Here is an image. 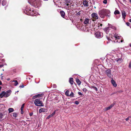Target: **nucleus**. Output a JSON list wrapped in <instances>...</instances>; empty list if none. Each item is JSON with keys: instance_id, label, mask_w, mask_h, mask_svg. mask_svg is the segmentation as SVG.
I'll list each match as a JSON object with an SVG mask.
<instances>
[{"instance_id": "f257e3e1", "label": "nucleus", "mask_w": 131, "mask_h": 131, "mask_svg": "<svg viewBox=\"0 0 131 131\" xmlns=\"http://www.w3.org/2000/svg\"><path fill=\"white\" fill-rule=\"evenodd\" d=\"M24 13L28 15L32 16H35L36 14V11L33 9H30L28 6H26V8L23 9Z\"/></svg>"}, {"instance_id": "f03ea898", "label": "nucleus", "mask_w": 131, "mask_h": 131, "mask_svg": "<svg viewBox=\"0 0 131 131\" xmlns=\"http://www.w3.org/2000/svg\"><path fill=\"white\" fill-rule=\"evenodd\" d=\"M110 13V12L109 10L104 9L99 11V14L101 18H104L105 16L107 15L109 16V15H108V14H109Z\"/></svg>"}, {"instance_id": "7ed1b4c3", "label": "nucleus", "mask_w": 131, "mask_h": 131, "mask_svg": "<svg viewBox=\"0 0 131 131\" xmlns=\"http://www.w3.org/2000/svg\"><path fill=\"white\" fill-rule=\"evenodd\" d=\"M28 2L31 5L36 7H39L40 6L39 0H28Z\"/></svg>"}, {"instance_id": "20e7f679", "label": "nucleus", "mask_w": 131, "mask_h": 131, "mask_svg": "<svg viewBox=\"0 0 131 131\" xmlns=\"http://www.w3.org/2000/svg\"><path fill=\"white\" fill-rule=\"evenodd\" d=\"M34 103L37 106H44L42 102L40 101V99H36L35 100Z\"/></svg>"}, {"instance_id": "39448f33", "label": "nucleus", "mask_w": 131, "mask_h": 131, "mask_svg": "<svg viewBox=\"0 0 131 131\" xmlns=\"http://www.w3.org/2000/svg\"><path fill=\"white\" fill-rule=\"evenodd\" d=\"M109 27H108L104 29V30L105 32H109V30L113 29L114 30H116V28L114 26L108 24Z\"/></svg>"}, {"instance_id": "423d86ee", "label": "nucleus", "mask_w": 131, "mask_h": 131, "mask_svg": "<svg viewBox=\"0 0 131 131\" xmlns=\"http://www.w3.org/2000/svg\"><path fill=\"white\" fill-rule=\"evenodd\" d=\"M83 15V11H79L78 13H77L76 14L77 16H78L79 18V20L80 19V21L81 22L83 21L82 17Z\"/></svg>"}, {"instance_id": "0eeeda50", "label": "nucleus", "mask_w": 131, "mask_h": 131, "mask_svg": "<svg viewBox=\"0 0 131 131\" xmlns=\"http://www.w3.org/2000/svg\"><path fill=\"white\" fill-rule=\"evenodd\" d=\"M91 16L92 17V20L93 21H94L98 19L99 17L97 14L95 13H93L92 14Z\"/></svg>"}, {"instance_id": "6e6552de", "label": "nucleus", "mask_w": 131, "mask_h": 131, "mask_svg": "<svg viewBox=\"0 0 131 131\" xmlns=\"http://www.w3.org/2000/svg\"><path fill=\"white\" fill-rule=\"evenodd\" d=\"M105 73L108 77L111 78V71L109 69L106 70L105 71Z\"/></svg>"}, {"instance_id": "1a4fd4ad", "label": "nucleus", "mask_w": 131, "mask_h": 131, "mask_svg": "<svg viewBox=\"0 0 131 131\" xmlns=\"http://www.w3.org/2000/svg\"><path fill=\"white\" fill-rule=\"evenodd\" d=\"M11 91L9 90L7 91L6 92L4 91L5 97H8L10 95Z\"/></svg>"}, {"instance_id": "9d476101", "label": "nucleus", "mask_w": 131, "mask_h": 131, "mask_svg": "<svg viewBox=\"0 0 131 131\" xmlns=\"http://www.w3.org/2000/svg\"><path fill=\"white\" fill-rule=\"evenodd\" d=\"M48 111L45 108H41L39 110V113L42 112H47Z\"/></svg>"}, {"instance_id": "9b49d317", "label": "nucleus", "mask_w": 131, "mask_h": 131, "mask_svg": "<svg viewBox=\"0 0 131 131\" xmlns=\"http://www.w3.org/2000/svg\"><path fill=\"white\" fill-rule=\"evenodd\" d=\"M95 36L97 38H100L101 37L103 36V33H95Z\"/></svg>"}, {"instance_id": "f8f14e48", "label": "nucleus", "mask_w": 131, "mask_h": 131, "mask_svg": "<svg viewBox=\"0 0 131 131\" xmlns=\"http://www.w3.org/2000/svg\"><path fill=\"white\" fill-rule=\"evenodd\" d=\"M111 82L112 84L114 86L116 87L117 86V84L115 82L113 78H112Z\"/></svg>"}, {"instance_id": "ddd939ff", "label": "nucleus", "mask_w": 131, "mask_h": 131, "mask_svg": "<svg viewBox=\"0 0 131 131\" xmlns=\"http://www.w3.org/2000/svg\"><path fill=\"white\" fill-rule=\"evenodd\" d=\"M111 37L112 39L115 38V39H118L120 38V37L119 36H118L117 35H116L115 34L113 36H112Z\"/></svg>"}, {"instance_id": "4468645a", "label": "nucleus", "mask_w": 131, "mask_h": 131, "mask_svg": "<svg viewBox=\"0 0 131 131\" xmlns=\"http://www.w3.org/2000/svg\"><path fill=\"white\" fill-rule=\"evenodd\" d=\"M114 104H112L110 105L109 106L107 107L106 108V110H108L111 109V108H112L114 106Z\"/></svg>"}, {"instance_id": "2eb2a0df", "label": "nucleus", "mask_w": 131, "mask_h": 131, "mask_svg": "<svg viewBox=\"0 0 131 131\" xmlns=\"http://www.w3.org/2000/svg\"><path fill=\"white\" fill-rule=\"evenodd\" d=\"M89 20H90L89 18H86L84 22V24H88L89 23Z\"/></svg>"}, {"instance_id": "dca6fc26", "label": "nucleus", "mask_w": 131, "mask_h": 131, "mask_svg": "<svg viewBox=\"0 0 131 131\" xmlns=\"http://www.w3.org/2000/svg\"><path fill=\"white\" fill-rule=\"evenodd\" d=\"M71 4V3H66L64 5L66 7L68 8L70 7Z\"/></svg>"}, {"instance_id": "f3484780", "label": "nucleus", "mask_w": 131, "mask_h": 131, "mask_svg": "<svg viewBox=\"0 0 131 131\" xmlns=\"http://www.w3.org/2000/svg\"><path fill=\"white\" fill-rule=\"evenodd\" d=\"M4 91H3L0 94V97L2 98L3 97H5Z\"/></svg>"}, {"instance_id": "a211bd4d", "label": "nucleus", "mask_w": 131, "mask_h": 131, "mask_svg": "<svg viewBox=\"0 0 131 131\" xmlns=\"http://www.w3.org/2000/svg\"><path fill=\"white\" fill-rule=\"evenodd\" d=\"M60 14L61 16L63 18H64L65 15V13L63 11L60 12Z\"/></svg>"}, {"instance_id": "6ab92c4d", "label": "nucleus", "mask_w": 131, "mask_h": 131, "mask_svg": "<svg viewBox=\"0 0 131 131\" xmlns=\"http://www.w3.org/2000/svg\"><path fill=\"white\" fill-rule=\"evenodd\" d=\"M122 14L123 18L124 19H125L126 16V14L125 11H123L122 12Z\"/></svg>"}, {"instance_id": "aec40b11", "label": "nucleus", "mask_w": 131, "mask_h": 131, "mask_svg": "<svg viewBox=\"0 0 131 131\" xmlns=\"http://www.w3.org/2000/svg\"><path fill=\"white\" fill-rule=\"evenodd\" d=\"M83 4L85 6H88V2L86 0L83 1Z\"/></svg>"}, {"instance_id": "412c9836", "label": "nucleus", "mask_w": 131, "mask_h": 131, "mask_svg": "<svg viewBox=\"0 0 131 131\" xmlns=\"http://www.w3.org/2000/svg\"><path fill=\"white\" fill-rule=\"evenodd\" d=\"M69 82L72 85L73 84V79L72 78H70L69 80Z\"/></svg>"}, {"instance_id": "4be33fe9", "label": "nucleus", "mask_w": 131, "mask_h": 131, "mask_svg": "<svg viewBox=\"0 0 131 131\" xmlns=\"http://www.w3.org/2000/svg\"><path fill=\"white\" fill-rule=\"evenodd\" d=\"M36 95L37 96V97H39L43 96H44V94L43 93H42L40 94H38L37 95Z\"/></svg>"}, {"instance_id": "5701e85b", "label": "nucleus", "mask_w": 131, "mask_h": 131, "mask_svg": "<svg viewBox=\"0 0 131 131\" xmlns=\"http://www.w3.org/2000/svg\"><path fill=\"white\" fill-rule=\"evenodd\" d=\"M6 0H3L2 2V4L4 6L6 5Z\"/></svg>"}, {"instance_id": "b1692460", "label": "nucleus", "mask_w": 131, "mask_h": 131, "mask_svg": "<svg viewBox=\"0 0 131 131\" xmlns=\"http://www.w3.org/2000/svg\"><path fill=\"white\" fill-rule=\"evenodd\" d=\"M76 82L78 85H80L81 83V81L79 79H77L76 80Z\"/></svg>"}, {"instance_id": "393cba45", "label": "nucleus", "mask_w": 131, "mask_h": 131, "mask_svg": "<svg viewBox=\"0 0 131 131\" xmlns=\"http://www.w3.org/2000/svg\"><path fill=\"white\" fill-rule=\"evenodd\" d=\"M9 113L13 112L14 111V110L13 108H9L8 109Z\"/></svg>"}, {"instance_id": "a878e982", "label": "nucleus", "mask_w": 131, "mask_h": 131, "mask_svg": "<svg viewBox=\"0 0 131 131\" xmlns=\"http://www.w3.org/2000/svg\"><path fill=\"white\" fill-rule=\"evenodd\" d=\"M12 82H14V85L15 86H16L18 84V82L17 80H13Z\"/></svg>"}, {"instance_id": "bb28decb", "label": "nucleus", "mask_w": 131, "mask_h": 131, "mask_svg": "<svg viewBox=\"0 0 131 131\" xmlns=\"http://www.w3.org/2000/svg\"><path fill=\"white\" fill-rule=\"evenodd\" d=\"M91 88H93L94 89H95V91H97L98 90L94 86H91Z\"/></svg>"}, {"instance_id": "cd10ccee", "label": "nucleus", "mask_w": 131, "mask_h": 131, "mask_svg": "<svg viewBox=\"0 0 131 131\" xmlns=\"http://www.w3.org/2000/svg\"><path fill=\"white\" fill-rule=\"evenodd\" d=\"M71 97H74V94L72 92H71L70 94L69 95Z\"/></svg>"}, {"instance_id": "c85d7f7f", "label": "nucleus", "mask_w": 131, "mask_h": 131, "mask_svg": "<svg viewBox=\"0 0 131 131\" xmlns=\"http://www.w3.org/2000/svg\"><path fill=\"white\" fill-rule=\"evenodd\" d=\"M69 91L68 90H67L65 94L67 96H69Z\"/></svg>"}, {"instance_id": "c756f323", "label": "nucleus", "mask_w": 131, "mask_h": 131, "mask_svg": "<svg viewBox=\"0 0 131 131\" xmlns=\"http://www.w3.org/2000/svg\"><path fill=\"white\" fill-rule=\"evenodd\" d=\"M17 113H14L13 114V116L15 118L17 117Z\"/></svg>"}, {"instance_id": "7c9ffc66", "label": "nucleus", "mask_w": 131, "mask_h": 131, "mask_svg": "<svg viewBox=\"0 0 131 131\" xmlns=\"http://www.w3.org/2000/svg\"><path fill=\"white\" fill-rule=\"evenodd\" d=\"M119 12L118 10H116L114 12V14H119Z\"/></svg>"}, {"instance_id": "2f4dec72", "label": "nucleus", "mask_w": 131, "mask_h": 131, "mask_svg": "<svg viewBox=\"0 0 131 131\" xmlns=\"http://www.w3.org/2000/svg\"><path fill=\"white\" fill-rule=\"evenodd\" d=\"M4 116L3 114L2 113H0V119L2 118Z\"/></svg>"}, {"instance_id": "473e14b6", "label": "nucleus", "mask_w": 131, "mask_h": 131, "mask_svg": "<svg viewBox=\"0 0 131 131\" xmlns=\"http://www.w3.org/2000/svg\"><path fill=\"white\" fill-rule=\"evenodd\" d=\"M81 25V24H80V23H79V24H78L77 25V27L78 28H80V26Z\"/></svg>"}, {"instance_id": "72a5a7b5", "label": "nucleus", "mask_w": 131, "mask_h": 131, "mask_svg": "<svg viewBox=\"0 0 131 131\" xmlns=\"http://www.w3.org/2000/svg\"><path fill=\"white\" fill-rule=\"evenodd\" d=\"M24 105H25V104H23L21 106V109H20L21 110H23V108H24Z\"/></svg>"}, {"instance_id": "f704fd0d", "label": "nucleus", "mask_w": 131, "mask_h": 131, "mask_svg": "<svg viewBox=\"0 0 131 131\" xmlns=\"http://www.w3.org/2000/svg\"><path fill=\"white\" fill-rule=\"evenodd\" d=\"M66 3H71V0H66Z\"/></svg>"}, {"instance_id": "c9c22d12", "label": "nucleus", "mask_w": 131, "mask_h": 131, "mask_svg": "<svg viewBox=\"0 0 131 131\" xmlns=\"http://www.w3.org/2000/svg\"><path fill=\"white\" fill-rule=\"evenodd\" d=\"M103 3L105 4H106L107 3V0H104L103 2Z\"/></svg>"}, {"instance_id": "e433bc0d", "label": "nucleus", "mask_w": 131, "mask_h": 131, "mask_svg": "<svg viewBox=\"0 0 131 131\" xmlns=\"http://www.w3.org/2000/svg\"><path fill=\"white\" fill-rule=\"evenodd\" d=\"M74 103L78 105L79 104V102L78 101H76L74 102Z\"/></svg>"}, {"instance_id": "4c0bfd02", "label": "nucleus", "mask_w": 131, "mask_h": 131, "mask_svg": "<svg viewBox=\"0 0 131 131\" xmlns=\"http://www.w3.org/2000/svg\"><path fill=\"white\" fill-rule=\"evenodd\" d=\"M37 96L36 95L32 97V99H35L37 98Z\"/></svg>"}, {"instance_id": "58836bf2", "label": "nucleus", "mask_w": 131, "mask_h": 131, "mask_svg": "<svg viewBox=\"0 0 131 131\" xmlns=\"http://www.w3.org/2000/svg\"><path fill=\"white\" fill-rule=\"evenodd\" d=\"M83 91L85 93L87 91V90L86 88H84L83 89Z\"/></svg>"}, {"instance_id": "ea45409f", "label": "nucleus", "mask_w": 131, "mask_h": 131, "mask_svg": "<svg viewBox=\"0 0 131 131\" xmlns=\"http://www.w3.org/2000/svg\"><path fill=\"white\" fill-rule=\"evenodd\" d=\"M97 25H98V27H100V26H102V24H100V23H98Z\"/></svg>"}, {"instance_id": "a19ab883", "label": "nucleus", "mask_w": 131, "mask_h": 131, "mask_svg": "<svg viewBox=\"0 0 131 131\" xmlns=\"http://www.w3.org/2000/svg\"><path fill=\"white\" fill-rule=\"evenodd\" d=\"M128 67L129 68H131V61H130L129 62Z\"/></svg>"}, {"instance_id": "79ce46f5", "label": "nucleus", "mask_w": 131, "mask_h": 131, "mask_svg": "<svg viewBox=\"0 0 131 131\" xmlns=\"http://www.w3.org/2000/svg\"><path fill=\"white\" fill-rule=\"evenodd\" d=\"M52 117V116H51V115H49L48 116V117H47V118L49 119L51 117Z\"/></svg>"}, {"instance_id": "37998d69", "label": "nucleus", "mask_w": 131, "mask_h": 131, "mask_svg": "<svg viewBox=\"0 0 131 131\" xmlns=\"http://www.w3.org/2000/svg\"><path fill=\"white\" fill-rule=\"evenodd\" d=\"M55 114V111H54L51 114L52 116H53Z\"/></svg>"}, {"instance_id": "c03bdc74", "label": "nucleus", "mask_w": 131, "mask_h": 131, "mask_svg": "<svg viewBox=\"0 0 131 131\" xmlns=\"http://www.w3.org/2000/svg\"><path fill=\"white\" fill-rule=\"evenodd\" d=\"M130 116H128V117H127V118H126L125 119V120L126 121H127L128 120H129V118H130Z\"/></svg>"}, {"instance_id": "a18cd8bd", "label": "nucleus", "mask_w": 131, "mask_h": 131, "mask_svg": "<svg viewBox=\"0 0 131 131\" xmlns=\"http://www.w3.org/2000/svg\"><path fill=\"white\" fill-rule=\"evenodd\" d=\"M78 94L79 95H82V94L80 92H78Z\"/></svg>"}, {"instance_id": "49530a36", "label": "nucleus", "mask_w": 131, "mask_h": 131, "mask_svg": "<svg viewBox=\"0 0 131 131\" xmlns=\"http://www.w3.org/2000/svg\"><path fill=\"white\" fill-rule=\"evenodd\" d=\"M119 60H122V59L119 58L118 59H116V61L117 62H118L119 61Z\"/></svg>"}, {"instance_id": "de8ad7c7", "label": "nucleus", "mask_w": 131, "mask_h": 131, "mask_svg": "<svg viewBox=\"0 0 131 131\" xmlns=\"http://www.w3.org/2000/svg\"><path fill=\"white\" fill-rule=\"evenodd\" d=\"M33 114V112H31L29 113V115L30 116H31Z\"/></svg>"}, {"instance_id": "09e8293b", "label": "nucleus", "mask_w": 131, "mask_h": 131, "mask_svg": "<svg viewBox=\"0 0 131 131\" xmlns=\"http://www.w3.org/2000/svg\"><path fill=\"white\" fill-rule=\"evenodd\" d=\"M126 25L128 26H129L130 25V23L129 22H127L126 23Z\"/></svg>"}, {"instance_id": "8fccbe9b", "label": "nucleus", "mask_w": 131, "mask_h": 131, "mask_svg": "<svg viewBox=\"0 0 131 131\" xmlns=\"http://www.w3.org/2000/svg\"><path fill=\"white\" fill-rule=\"evenodd\" d=\"M24 85H20V86H19V87L20 88H23L24 87Z\"/></svg>"}, {"instance_id": "3c124183", "label": "nucleus", "mask_w": 131, "mask_h": 131, "mask_svg": "<svg viewBox=\"0 0 131 131\" xmlns=\"http://www.w3.org/2000/svg\"><path fill=\"white\" fill-rule=\"evenodd\" d=\"M21 114H23L24 113L23 110H21Z\"/></svg>"}, {"instance_id": "603ef678", "label": "nucleus", "mask_w": 131, "mask_h": 131, "mask_svg": "<svg viewBox=\"0 0 131 131\" xmlns=\"http://www.w3.org/2000/svg\"><path fill=\"white\" fill-rule=\"evenodd\" d=\"M4 66V65L3 64H0V68Z\"/></svg>"}, {"instance_id": "864d4df0", "label": "nucleus", "mask_w": 131, "mask_h": 131, "mask_svg": "<svg viewBox=\"0 0 131 131\" xmlns=\"http://www.w3.org/2000/svg\"><path fill=\"white\" fill-rule=\"evenodd\" d=\"M2 83L1 81L0 80V85H2Z\"/></svg>"}, {"instance_id": "5fc2aeb1", "label": "nucleus", "mask_w": 131, "mask_h": 131, "mask_svg": "<svg viewBox=\"0 0 131 131\" xmlns=\"http://www.w3.org/2000/svg\"><path fill=\"white\" fill-rule=\"evenodd\" d=\"M10 79L9 78H8V79H7V80H8V81H9L10 80Z\"/></svg>"}, {"instance_id": "6e6d98bb", "label": "nucleus", "mask_w": 131, "mask_h": 131, "mask_svg": "<svg viewBox=\"0 0 131 131\" xmlns=\"http://www.w3.org/2000/svg\"><path fill=\"white\" fill-rule=\"evenodd\" d=\"M129 21L131 23V19L129 20Z\"/></svg>"}, {"instance_id": "4d7b16f0", "label": "nucleus", "mask_w": 131, "mask_h": 131, "mask_svg": "<svg viewBox=\"0 0 131 131\" xmlns=\"http://www.w3.org/2000/svg\"><path fill=\"white\" fill-rule=\"evenodd\" d=\"M119 61L121 62H122V60H119Z\"/></svg>"}, {"instance_id": "13d9d810", "label": "nucleus", "mask_w": 131, "mask_h": 131, "mask_svg": "<svg viewBox=\"0 0 131 131\" xmlns=\"http://www.w3.org/2000/svg\"><path fill=\"white\" fill-rule=\"evenodd\" d=\"M53 86H56V85H55V84H54V85H53Z\"/></svg>"}, {"instance_id": "bf43d9fd", "label": "nucleus", "mask_w": 131, "mask_h": 131, "mask_svg": "<svg viewBox=\"0 0 131 131\" xmlns=\"http://www.w3.org/2000/svg\"><path fill=\"white\" fill-rule=\"evenodd\" d=\"M129 46L130 47H131V43L130 44Z\"/></svg>"}, {"instance_id": "052dcab7", "label": "nucleus", "mask_w": 131, "mask_h": 131, "mask_svg": "<svg viewBox=\"0 0 131 131\" xmlns=\"http://www.w3.org/2000/svg\"><path fill=\"white\" fill-rule=\"evenodd\" d=\"M123 41V40H121V42H122Z\"/></svg>"}, {"instance_id": "680f3d73", "label": "nucleus", "mask_w": 131, "mask_h": 131, "mask_svg": "<svg viewBox=\"0 0 131 131\" xmlns=\"http://www.w3.org/2000/svg\"><path fill=\"white\" fill-rule=\"evenodd\" d=\"M3 76H2V77H1L2 78H3Z\"/></svg>"}, {"instance_id": "e2e57ef3", "label": "nucleus", "mask_w": 131, "mask_h": 131, "mask_svg": "<svg viewBox=\"0 0 131 131\" xmlns=\"http://www.w3.org/2000/svg\"><path fill=\"white\" fill-rule=\"evenodd\" d=\"M3 76H2V77H1L2 78H3Z\"/></svg>"}, {"instance_id": "0e129e2a", "label": "nucleus", "mask_w": 131, "mask_h": 131, "mask_svg": "<svg viewBox=\"0 0 131 131\" xmlns=\"http://www.w3.org/2000/svg\"><path fill=\"white\" fill-rule=\"evenodd\" d=\"M130 0V2H131V0Z\"/></svg>"}, {"instance_id": "69168bd1", "label": "nucleus", "mask_w": 131, "mask_h": 131, "mask_svg": "<svg viewBox=\"0 0 131 131\" xmlns=\"http://www.w3.org/2000/svg\"><path fill=\"white\" fill-rule=\"evenodd\" d=\"M122 92V91H120L119 92Z\"/></svg>"}, {"instance_id": "338daca9", "label": "nucleus", "mask_w": 131, "mask_h": 131, "mask_svg": "<svg viewBox=\"0 0 131 131\" xmlns=\"http://www.w3.org/2000/svg\"><path fill=\"white\" fill-rule=\"evenodd\" d=\"M2 75V74H1V75Z\"/></svg>"}, {"instance_id": "774afa93", "label": "nucleus", "mask_w": 131, "mask_h": 131, "mask_svg": "<svg viewBox=\"0 0 131 131\" xmlns=\"http://www.w3.org/2000/svg\"><path fill=\"white\" fill-rule=\"evenodd\" d=\"M130 116V117H131V116Z\"/></svg>"}]
</instances>
